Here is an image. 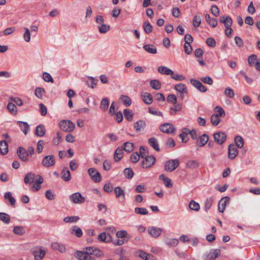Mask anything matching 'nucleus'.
Returning a JSON list of instances; mask_svg holds the SVG:
<instances>
[{"label":"nucleus","instance_id":"1","mask_svg":"<svg viewBox=\"0 0 260 260\" xmlns=\"http://www.w3.org/2000/svg\"><path fill=\"white\" fill-rule=\"evenodd\" d=\"M59 125L60 129L66 132H72L75 127V124L70 120H62Z\"/></svg>","mask_w":260,"mask_h":260},{"label":"nucleus","instance_id":"2","mask_svg":"<svg viewBox=\"0 0 260 260\" xmlns=\"http://www.w3.org/2000/svg\"><path fill=\"white\" fill-rule=\"evenodd\" d=\"M91 255L90 251L77 250L75 253L74 256L79 260H96Z\"/></svg>","mask_w":260,"mask_h":260},{"label":"nucleus","instance_id":"3","mask_svg":"<svg viewBox=\"0 0 260 260\" xmlns=\"http://www.w3.org/2000/svg\"><path fill=\"white\" fill-rule=\"evenodd\" d=\"M178 159H173L167 161L165 164V170L167 172H172L179 165Z\"/></svg>","mask_w":260,"mask_h":260},{"label":"nucleus","instance_id":"4","mask_svg":"<svg viewBox=\"0 0 260 260\" xmlns=\"http://www.w3.org/2000/svg\"><path fill=\"white\" fill-rule=\"evenodd\" d=\"M16 152L18 156L22 161H28V153L24 148L21 146L18 147Z\"/></svg>","mask_w":260,"mask_h":260},{"label":"nucleus","instance_id":"5","mask_svg":"<svg viewBox=\"0 0 260 260\" xmlns=\"http://www.w3.org/2000/svg\"><path fill=\"white\" fill-rule=\"evenodd\" d=\"M144 158L145 160L141 162V166L143 168L150 167L155 162V158L153 155H146Z\"/></svg>","mask_w":260,"mask_h":260},{"label":"nucleus","instance_id":"6","mask_svg":"<svg viewBox=\"0 0 260 260\" xmlns=\"http://www.w3.org/2000/svg\"><path fill=\"white\" fill-rule=\"evenodd\" d=\"M88 173L94 182L98 183L101 181L102 179L101 175L95 168H89L88 170Z\"/></svg>","mask_w":260,"mask_h":260},{"label":"nucleus","instance_id":"7","mask_svg":"<svg viewBox=\"0 0 260 260\" xmlns=\"http://www.w3.org/2000/svg\"><path fill=\"white\" fill-rule=\"evenodd\" d=\"M159 128L160 131L167 134H174L176 131V128L170 123L161 124Z\"/></svg>","mask_w":260,"mask_h":260},{"label":"nucleus","instance_id":"8","mask_svg":"<svg viewBox=\"0 0 260 260\" xmlns=\"http://www.w3.org/2000/svg\"><path fill=\"white\" fill-rule=\"evenodd\" d=\"M42 165L46 168L53 166L55 164V158L53 155L45 156L42 161Z\"/></svg>","mask_w":260,"mask_h":260},{"label":"nucleus","instance_id":"9","mask_svg":"<svg viewBox=\"0 0 260 260\" xmlns=\"http://www.w3.org/2000/svg\"><path fill=\"white\" fill-rule=\"evenodd\" d=\"M70 199L71 201L75 204H82L84 203L85 201V199L81 193L79 192H75L73 193L70 196Z\"/></svg>","mask_w":260,"mask_h":260},{"label":"nucleus","instance_id":"10","mask_svg":"<svg viewBox=\"0 0 260 260\" xmlns=\"http://www.w3.org/2000/svg\"><path fill=\"white\" fill-rule=\"evenodd\" d=\"M214 141L219 144H222L226 140V135L224 132H217L213 135Z\"/></svg>","mask_w":260,"mask_h":260},{"label":"nucleus","instance_id":"11","mask_svg":"<svg viewBox=\"0 0 260 260\" xmlns=\"http://www.w3.org/2000/svg\"><path fill=\"white\" fill-rule=\"evenodd\" d=\"M190 82L194 87L202 92H205L207 90V88L200 81L197 79H191Z\"/></svg>","mask_w":260,"mask_h":260},{"label":"nucleus","instance_id":"12","mask_svg":"<svg viewBox=\"0 0 260 260\" xmlns=\"http://www.w3.org/2000/svg\"><path fill=\"white\" fill-rule=\"evenodd\" d=\"M234 144H231L228 148V157L231 159H234L238 154V149Z\"/></svg>","mask_w":260,"mask_h":260},{"label":"nucleus","instance_id":"13","mask_svg":"<svg viewBox=\"0 0 260 260\" xmlns=\"http://www.w3.org/2000/svg\"><path fill=\"white\" fill-rule=\"evenodd\" d=\"M230 200L229 197H224L222 198L218 203V210L220 212L223 213L227 203H229Z\"/></svg>","mask_w":260,"mask_h":260},{"label":"nucleus","instance_id":"14","mask_svg":"<svg viewBox=\"0 0 260 260\" xmlns=\"http://www.w3.org/2000/svg\"><path fill=\"white\" fill-rule=\"evenodd\" d=\"M219 21L220 23L224 24L226 29H229V27L231 26L233 24L232 19L229 16L220 17Z\"/></svg>","mask_w":260,"mask_h":260},{"label":"nucleus","instance_id":"15","mask_svg":"<svg viewBox=\"0 0 260 260\" xmlns=\"http://www.w3.org/2000/svg\"><path fill=\"white\" fill-rule=\"evenodd\" d=\"M137 253L141 258L144 260H157L153 255L148 254L142 250H139Z\"/></svg>","mask_w":260,"mask_h":260},{"label":"nucleus","instance_id":"16","mask_svg":"<svg viewBox=\"0 0 260 260\" xmlns=\"http://www.w3.org/2000/svg\"><path fill=\"white\" fill-rule=\"evenodd\" d=\"M148 232L152 237L157 238L160 235L161 230L159 228L151 226L148 228Z\"/></svg>","mask_w":260,"mask_h":260},{"label":"nucleus","instance_id":"17","mask_svg":"<svg viewBox=\"0 0 260 260\" xmlns=\"http://www.w3.org/2000/svg\"><path fill=\"white\" fill-rule=\"evenodd\" d=\"M220 253L221 251L220 249H216L213 250L206 256V260H214L220 255Z\"/></svg>","mask_w":260,"mask_h":260},{"label":"nucleus","instance_id":"18","mask_svg":"<svg viewBox=\"0 0 260 260\" xmlns=\"http://www.w3.org/2000/svg\"><path fill=\"white\" fill-rule=\"evenodd\" d=\"M35 260H42L46 254V251L42 250L41 248H39L38 251L32 250Z\"/></svg>","mask_w":260,"mask_h":260},{"label":"nucleus","instance_id":"19","mask_svg":"<svg viewBox=\"0 0 260 260\" xmlns=\"http://www.w3.org/2000/svg\"><path fill=\"white\" fill-rule=\"evenodd\" d=\"M36 175L31 172L28 173L24 178V182L25 184H29L35 181Z\"/></svg>","mask_w":260,"mask_h":260},{"label":"nucleus","instance_id":"20","mask_svg":"<svg viewBox=\"0 0 260 260\" xmlns=\"http://www.w3.org/2000/svg\"><path fill=\"white\" fill-rule=\"evenodd\" d=\"M61 178L65 181H69L71 180V174L69 169L67 167L63 168L61 173Z\"/></svg>","mask_w":260,"mask_h":260},{"label":"nucleus","instance_id":"21","mask_svg":"<svg viewBox=\"0 0 260 260\" xmlns=\"http://www.w3.org/2000/svg\"><path fill=\"white\" fill-rule=\"evenodd\" d=\"M209 140V137L207 135L204 134L200 137L199 141L197 142V145L199 147H203Z\"/></svg>","mask_w":260,"mask_h":260},{"label":"nucleus","instance_id":"22","mask_svg":"<svg viewBox=\"0 0 260 260\" xmlns=\"http://www.w3.org/2000/svg\"><path fill=\"white\" fill-rule=\"evenodd\" d=\"M0 152L3 155L8 152V145L5 140L0 141Z\"/></svg>","mask_w":260,"mask_h":260},{"label":"nucleus","instance_id":"23","mask_svg":"<svg viewBox=\"0 0 260 260\" xmlns=\"http://www.w3.org/2000/svg\"><path fill=\"white\" fill-rule=\"evenodd\" d=\"M149 144L156 151H159V147L158 141L154 137H151L148 139Z\"/></svg>","mask_w":260,"mask_h":260},{"label":"nucleus","instance_id":"24","mask_svg":"<svg viewBox=\"0 0 260 260\" xmlns=\"http://www.w3.org/2000/svg\"><path fill=\"white\" fill-rule=\"evenodd\" d=\"M146 126V123L145 121L141 120L136 122L134 124V127L137 132H141L144 129Z\"/></svg>","mask_w":260,"mask_h":260},{"label":"nucleus","instance_id":"25","mask_svg":"<svg viewBox=\"0 0 260 260\" xmlns=\"http://www.w3.org/2000/svg\"><path fill=\"white\" fill-rule=\"evenodd\" d=\"M46 133L45 126L43 124L38 125L36 128L35 134L39 137H43Z\"/></svg>","mask_w":260,"mask_h":260},{"label":"nucleus","instance_id":"26","mask_svg":"<svg viewBox=\"0 0 260 260\" xmlns=\"http://www.w3.org/2000/svg\"><path fill=\"white\" fill-rule=\"evenodd\" d=\"M142 100L147 105H150L152 103V96L148 92H145L144 95H141Z\"/></svg>","mask_w":260,"mask_h":260},{"label":"nucleus","instance_id":"27","mask_svg":"<svg viewBox=\"0 0 260 260\" xmlns=\"http://www.w3.org/2000/svg\"><path fill=\"white\" fill-rule=\"evenodd\" d=\"M174 89L182 93H187V89L185 84L179 83L175 85Z\"/></svg>","mask_w":260,"mask_h":260},{"label":"nucleus","instance_id":"28","mask_svg":"<svg viewBox=\"0 0 260 260\" xmlns=\"http://www.w3.org/2000/svg\"><path fill=\"white\" fill-rule=\"evenodd\" d=\"M157 71L159 73L166 75H171V74H173V71L172 70L164 66L159 67L158 68Z\"/></svg>","mask_w":260,"mask_h":260},{"label":"nucleus","instance_id":"29","mask_svg":"<svg viewBox=\"0 0 260 260\" xmlns=\"http://www.w3.org/2000/svg\"><path fill=\"white\" fill-rule=\"evenodd\" d=\"M143 48L147 52L151 54H155L157 52V49L155 46L152 44H146L143 46Z\"/></svg>","mask_w":260,"mask_h":260},{"label":"nucleus","instance_id":"30","mask_svg":"<svg viewBox=\"0 0 260 260\" xmlns=\"http://www.w3.org/2000/svg\"><path fill=\"white\" fill-rule=\"evenodd\" d=\"M190 133V130L187 128H184L182 129V133L179 135V137L181 139L182 143H186L187 141V140H185V138L187 137V135L189 134Z\"/></svg>","mask_w":260,"mask_h":260},{"label":"nucleus","instance_id":"31","mask_svg":"<svg viewBox=\"0 0 260 260\" xmlns=\"http://www.w3.org/2000/svg\"><path fill=\"white\" fill-rule=\"evenodd\" d=\"M114 192L115 193V195L117 198H119L121 197H122L123 199H125V193L124 191L122 189V188L120 186L116 187L114 188Z\"/></svg>","mask_w":260,"mask_h":260},{"label":"nucleus","instance_id":"32","mask_svg":"<svg viewBox=\"0 0 260 260\" xmlns=\"http://www.w3.org/2000/svg\"><path fill=\"white\" fill-rule=\"evenodd\" d=\"M4 197L5 199L9 200L12 206H15L16 200L15 198L13 197L12 193L11 192H6L5 193Z\"/></svg>","mask_w":260,"mask_h":260},{"label":"nucleus","instance_id":"33","mask_svg":"<svg viewBox=\"0 0 260 260\" xmlns=\"http://www.w3.org/2000/svg\"><path fill=\"white\" fill-rule=\"evenodd\" d=\"M18 125L20 127L21 131L24 133L25 135H26L29 129V125L26 122L18 121Z\"/></svg>","mask_w":260,"mask_h":260},{"label":"nucleus","instance_id":"34","mask_svg":"<svg viewBox=\"0 0 260 260\" xmlns=\"http://www.w3.org/2000/svg\"><path fill=\"white\" fill-rule=\"evenodd\" d=\"M123 113L125 118L129 121H132V118L134 115L133 112L132 110L125 109L123 111Z\"/></svg>","mask_w":260,"mask_h":260},{"label":"nucleus","instance_id":"35","mask_svg":"<svg viewBox=\"0 0 260 260\" xmlns=\"http://www.w3.org/2000/svg\"><path fill=\"white\" fill-rule=\"evenodd\" d=\"M98 79H94L92 77H89L88 80L86 81V84L89 87L93 88L96 85Z\"/></svg>","mask_w":260,"mask_h":260},{"label":"nucleus","instance_id":"36","mask_svg":"<svg viewBox=\"0 0 260 260\" xmlns=\"http://www.w3.org/2000/svg\"><path fill=\"white\" fill-rule=\"evenodd\" d=\"M122 148L126 152L130 153L134 150V144L131 142H125L123 144Z\"/></svg>","mask_w":260,"mask_h":260},{"label":"nucleus","instance_id":"37","mask_svg":"<svg viewBox=\"0 0 260 260\" xmlns=\"http://www.w3.org/2000/svg\"><path fill=\"white\" fill-rule=\"evenodd\" d=\"M13 232L16 235L21 236L25 233V230L22 226H15Z\"/></svg>","mask_w":260,"mask_h":260},{"label":"nucleus","instance_id":"38","mask_svg":"<svg viewBox=\"0 0 260 260\" xmlns=\"http://www.w3.org/2000/svg\"><path fill=\"white\" fill-rule=\"evenodd\" d=\"M150 86L155 90H158L161 88L160 82L156 79H153L150 81Z\"/></svg>","mask_w":260,"mask_h":260},{"label":"nucleus","instance_id":"39","mask_svg":"<svg viewBox=\"0 0 260 260\" xmlns=\"http://www.w3.org/2000/svg\"><path fill=\"white\" fill-rule=\"evenodd\" d=\"M125 177L127 179H131L133 177L134 173L133 169L131 168H125L123 171Z\"/></svg>","mask_w":260,"mask_h":260},{"label":"nucleus","instance_id":"40","mask_svg":"<svg viewBox=\"0 0 260 260\" xmlns=\"http://www.w3.org/2000/svg\"><path fill=\"white\" fill-rule=\"evenodd\" d=\"M0 220L4 223L8 224L10 221V217L6 213L0 212Z\"/></svg>","mask_w":260,"mask_h":260},{"label":"nucleus","instance_id":"41","mask_svg":"<svg viewBox=\"0 0 260 260\" xmlns=\"http://www.w3.org/2000/svg\"><path fill=\"white\" fill-rule=\"evenodd\" d=\"M143 27L144 31L146 34H149L152 32V26L149 21L144 22L143 23Z\"/></svg>","mask_w":260,"mask_h":260},{"label":"nucleus","instance_id":"42","mask_svg":"<svg viewBox=\"0 0 260 260\" xmlns=\"http://www.w3.org/2000/svg\"><path fill=\"white\" fill-rule=\"evenodd\" d=\"M235 142L236 146L238 148H241L244 145V140L242 137L237 136L235 138Z\"/></svg>","mask_w":260,"mask_h":260},{"label":"nucleus","instance_id":"43","mask_svg":"<svg viewBox=\"0 0 260 260\" xmlns=\"http://www.w3.org/2000/svg\"><path fill=\"white\" fill-rule=\"evenodd\" d=\"M116 235L117 238H127V241H128V240L130 238V237L128 235L127 232L124 230H121V231H119L117 232Z\"/></svg>","mask_w":260,"mask_h":260},{"label":"nucleus","instance_id":"44","mask_svg":"<svg viewBox=\"0 0 260 260\" xmlns=\"http://www.w3.org/2000/svg\"><path fill=\"white\" fill-rule=\"evenodd\" d=\"M7 108L11 114L14 115L17 114V107L13 103L9 102L7 105Z\"/></svg>","mask_w":260,"mask_h":260},{"label":"nucleus","instance_id":"45","mask_svg":"<svg viewBox=\"0 0 260 260\" xmlns=\"http://www.w3.org/2000/svg\"><path fill=\"white\" fill-rule=\"evenodd\" d=\"M120 99L126 107L129 106L132 104L131 99L127 95H122Z\"/></svg>","mask_w":260,"mask_h":260},{"label":"nucleus","instance_id":"46","mask_svg":"<svg viewBox=\"0 0 260 260\" xmlns=\"http://www.w3.org/2000/svg\"><path fill=\"white\" fill-rule=\"evenodd\" d=\"M73 233L75 235L79 238L81 237L83 235L81 229L76 225L74 226L73 228V232L72 233L73 234Z\"/></svg>","mask_w":260,"mask_h":260},{"label":"nucleus","instance_id":"47","mask_svg":"<svg viewBox=\"0 0 260 260\" xmlns=\"http://www.w3.org/2000/svg\"><path fill=\"white\" fill-rule=\"evenodd\" d=\"M99 31L102 34H105L110 29V25L105 24H102L98 26Z\"/></svg>","mask_w":260,"mask_h":260},{"label":"nucleus","instance_id":"48","mask_svg":"<svg viewBox=\"0 0 260 260\" xmlns=\"http://www.w3.org/2000/svg\"><path fill=\"white\" fill-rule=\"evenodd\" d=\"M210 120L211 123L214 126L217 125L221 121L220 119L218 117L217 115L215 114L211 116Z\"/></svg>","mask_w":260,"mask_h":260},{"label":"nucleus","instance_id":"49","mask_svg":"<svg viewBox=\"0 0 260 260\" xmlns=\"http://www.w3.org/2000/svg\"><path fill=\"white\" fill-rule=\"evenodd\" d=\"M79 219V217L76 216H68L63 219L65 222H76Z\"/></svg>","mask_w":260,"mask_h":260},{"label":"nucleus","instance_id":"50","mask_svg":"<svg viewBox=\"0 0 260 260\" xmlns=\"http://www.w3.org/2000/svg\"><path fill=\"white\" fill-rule=\"evenodd\" d=\"M135 212L138 214L147 215L148 213L147 210L145 208L136 207Z\"/></svg>","mask_w":260,"mask_h":260},{"label":"nucleus","instance_id":"51","mask_svg":"<svg viewBox=\"0 0 260 260\" xmlns=\"http://www.w3.org/2000/svg\"><path fill=\"white\" fill-rule=\"evenodd\" d=\"M189 207L191 210L195 211H198L200 209V205L193 200L190 201Z\"/></svg>","mask_w":260,"mask_h":260},{"label":"nucleus","instance_id":"52","mask_svg":"<svg viewBox=\"0 0 260 260\" xmlns=\"http://www.w3.org/2000/svg\"><path fill=\"white\" fill-rule=\"evenodd\" d=\"M140 158V154L137 152H133L130 157V160L133 163H136L138 161Z\"/></svg>","mask_w":260,"mask_h":260},{"label":"nucleus","instance_id":"53","mask_svg":"<svg viewBox=\"0 0 260 260\" xmlns=\"http://www.w3.org/2000/svg\"><path fill=\"white\" fill-rule=\"evenodd\" d=\"M166 244L170 247H175L178 244V240L176 239H167Z\"/></svg>","mask_w":260,"mask_h":260},{"label":"nucleus","instance_id":"54","mask_svg":"<svg viewBox=\"0 0 260 260\" xmlns=\"http://www.w3.org/2000/svg\"><path fill=\"white\" fill-rule=\"evenodd\" d=\"M109 105V102L107 98H104L101 103V108L104 110L108 109Z\"/></svg>","mask_w":260,"mask_h":260},{"label":"nucleus","instance_id":"55","mask_svg":"<svg viewBox=\"0 0 260 260\" xmlns=\"http://www.w3.org/2000/svg\"><path fill=\"white\" fill-rule=\"evenodd\" d=\"M199 166L198 162L196 160H191L186 164V167L190 169H195Z\"/></svg>","mask_w":260,"mask_h":260},{"label":"nucleus","instance_id":"56","mask_svg":"<svg viewBox=\"0 0 260 260\" xmlns=\"http://www.w3.org/2000/svg\"><path fill=\"white\" fill-rule=\"evenodd\" d=\"M45 90L44 88L41 87H37L35 91V93L36 96L39 99H42V92H45Z\"/></svg>","mask_w":260,"mask_h":260},{"label":"nucleus","instance_id":"57","mask_svg":"<svg viewBox=\"0 0 260 260\" xmlns=\"http://www.w3.org/2000/svg\"><path fill=\"white\" fill-rule=\"evenodd\" d=\"M201 23V18L200 16L195 15L193 19V25L195 27H198L200 26Z\"/></svg>","mask_w":260,"mask_h":260},{"label":"nucleus","instance_id":"58","mask_svg":"<svg viewBox=\"0 0 260 260\" xmlns=\"http://www.w3.org/2000/svg\"><path fill=\"white\" fill-rule=\"evenodd\" d=\"M224 94L226 96L230 98H233L234 96L235 93L234 90L230 87H226L224 90Z\"/></svg>","mask_w":260,"mask_h":260},{"label":"nucleus","instance_id":"59","mask_svg":"<svg viewBox=\"0 0 260 260\" xmlns=\"http://www.w3.org/2000/svg\"><path fill=\"white\" fill-rule=\"evenodd\" d=\"M24 30H25V32H24V34L23 35L24 39V40L26 42H29L30 41V30L27 27H25L24 28Z\"/></svg>","mask_w":260,"mask_h":260},{"label":"nucleus","instance_id":"60","mask_svg":"<svg viewBox=\"0 0 260 260\" xmlns=\"http://www.w3.org/2000/svg\"><path fill=\"white\" fill-rule=\"evenodd\" d=\"M213 200L211 198H207L205 202V209L207 211L212 206Z\"/></svg>","mask_w":260,"mask_h":260},{"label":"nucleus","instance_id":"61","mask_svg":"<svg viewBox=\"0 0 260 260\" xmlns=\"http://www.w3.org/2000/svg\"><path fill=\"white\" fill-rule=\"evenodd\" d=\"M43 78L44 80L46 82H50L51 83L53 82V79L52 78L51 76L50 75V74L47 72H44L43 74Z\"/></svg>","mask_w":260,"mask_h":260},{"label":"nucleus","instance_id":"62","mask_svg":"<svg viewBox=\"0 0 260 260\" xmlns=\"http://www.w3.org/2000/svg\"><path fill=\"white\" fill-rule=\"evenodd\" d=\"M211 13L215 17H217L219 14V11L216 5H213L210 9Z\"/></svg>","mask_w":260,"mask_h":260},{"label":"nucleus","instance_id":"63","mask_svg":"<svg viewBox=\"0 0 260 260\" xmlns=\"http://www.w3.org/2000/svg\"><path fill=\"white\" fill-rule=\"evenodd\" d=\"M200 80L203 83L209 84V85H212L213 82L212 79L209 76L201 77L200 78Z\"/></svg>","mask_w":260,"mask_h":260},{"label":"nucleus","instance_id":"64","mask_svg":"<svg viewBox=\"0 0 260 260\" xmlns=\"http://www.w3.org/2000/svg\"><path fill=\"white\" fill-rule=\"evenodd\" d=\"M45 196L49 200H53L55 198V194L53 193L51 190H48L46 191Z\"/></svg>","mask_w":260,"mask_h":260}]
</instances>
